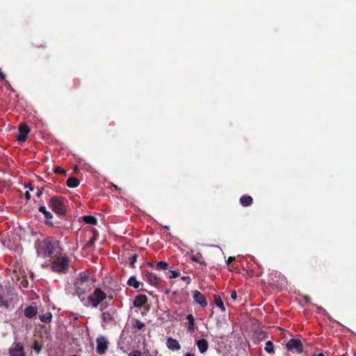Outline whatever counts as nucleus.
<instances>
[{
	"mask_svg": "<svg viewBox=\"0 0 356 356\" xmlns=\"http://www.w3.org/2000/svg\"><path fill=\"white\" fill-rule=\"evenodd\" d=\"M76 293L80 297L86 293L90 292L92 289V282L90 281L88 275L82 272L74 283Z\"/></svg>",
	"mask_w": 356,
	"mask_h": 356,
	"instance_id": "f257e3e1",
	"label": "nucleus"
},
{
	"mask_svg": "<svg viewBox=\"0 0 356 356\" xmlns=\"http://www.w3.org/2000/svg\"><path fill=\"white\" fill-rule=\"evenodd\" d=\"M65 200L63 197L54 195L49 200L48 206L55 213L64 216L67 211Z\"/></svg>",
	"mask_w": 356,
	"mask_h": 356,
	"instance_id": "f03ea898",
	"label": "nucleus"
},
{
	"mask_svg": "<svg viewBox=\"0 0 356 356\" xmlns=\"http://www.w3.org/2000/svg\"><path fill=\"white\" fill-rule=\"evenodd\" d=\"M70 259L67 256L58 257L51 264V269L54 272L65 273L68 269Z\"/></svg>",
	"mask_w": 356,
	"mask_h": 356,
	"instance_id": "7ed1b4c3",
	"label": "nucleus"
},
{
	"mask_svg": "<svg viewBox=\"0 0 356 356\" xmlns=\"http://www.w3.org/2000/svg\"><path fill=\"white\" fill-rule=\"evenodd\" d=\"M106 297V293L97 288L88 297V302L92 307L97 308Z\"/></svg>",
	"mask_w": 356,
	"mask_h": 356,
	"instance_id": "20e7f679",
	"label": "nucleus"
},
{
	"mask_svg": "<svg viewBox=\"0 0 356 356\" xmlns=\"http://www.w3.org/2000/svg\"><path fill=\"white\" fill-rule=\"evenodd\" d=\"M39 246L40 249L38 250V254L43 257H50L54 252V244L51 241L44 240L40 243Z\"/></svg>",
	"mask_w": 356,
	"mask_h": 356,
	"instance_id": "39448f33",
	"label": "nucleus"
},
{
	"mask_svg": "<svg viewBox=\"0 0 356 356\" xmlns=\"http://www.w3.org/2000/svg\"><path fill=\"white\" fill-rule=\"evenodd\" d=\"M288 351L293 353H302L303 352V344L298 339H291L286 344Z\"/></svg>",
	"mask_w": 356,
	"mask_h": 356,
	"instance_id": "423d86ee",
	"label": "nucleus"
},
{
	"mask_svg": "<svg viewBox=\"0 0 356 356\" xmlns=\"http://www.w3.org/2000/svg\"><path fill=\"white\" fill-rule=\"evenodd\" d=\"M96 353L100 355H104L108 348V341L103 336L98 337L96 339Z\"/></svg>",
	"mask_w": 356,
	"mask_h": 356,
	"instance_id": "0eeeda50",
	"label": "nucleus"
},
{
	"mask_svg": "<svg viewBox=\"0 0 356 356\" xmlns=\"http://www.w3.org/2000/svg\"><path fill=\"white\" fill-rule=\"evenodd\" d=\"M10 356H25L24 347L22 343L15 342L9 348Z\"/></svg>",
	"mask_w": 356,
	"mask_h": 356,
	"instance_id": "6e6552de",
	"label": "nucleus"
},
{
	"mask_svg": "<svg viewBox=\"0 0 356 356\" xmlns=\"http://www.w3.org/2000/svg\"><path fill=\"white\" fill-rule=\"evenodd\" d=\"M30 131V128L28 125L21 124L19 126V133L17 134V140L20 143L24 142L26 140L27 135Z\"/></svg>",
	"mask_w": 356,
	"mask_h": 356,
	"instance_id": "1a4fd4ad",
	"label": "nucleus"
},
{
	"mask_svg": "<svg viewBox=\"0 0 356 356\" xmlns=\"http://www.w3.org/2000/svg\"><path fill=\"white\" fill-rule=\"evenodd\" d=\"M146 280L152 285L159 286L161 284V280L154 273L149 271L144 272Z\"/></svg>",
	"mask_w": 356,
	"mask_h": 356,
	"instance_id": "9d476101",
	"label": "nucleus"
},
{
	"mask_svg": "<svg viewBox=\"0 0 356 356\" xmlns=\"http://www.w3.org/2000/svg\"><path fill=\"white\" fill-rule=\"evenodd\" d=\"M194 301L200 305L202 308L207 306V300L205 296L199 291H195L193 294Z\"/></svg>",
	"mask_w": 356,
	"mask_h": 356,
	"instance_id": "9b49d317",
	"label": "nucleus"
},
{
	"mask_svg": "<svg viewBox=\"0 0 356 356\" xmlns=\"http://www.w3.org/2000/svg\"><path fill=\"white\" fill-rule=\"evenodd\" d=\"M167 347L172 350H179L181 349V345L179 341L172 337H168L166 340Z\"/></svg>",
	"mask_w": 356,
	"mask_h": 356,
	"instance_id": "f8f14e48",
	"label": "nucleus"
},
{
	"mask_svg": "<svg viewBox=\"0 0 356 356\" xmlns=\"http://www.w3.org/2000/svg\"><path fill=\"white\" fill-rule=\"evenodd\" d=\"M147 302V297L146 295H138L134 300V306L135 307H141Z\"/></svg>",
	"mask_w": 356,
	"mask_h": 356,
	"instance_id": "ddd939ff",
	"label": "nucleus"
},
{
	"mask_svg": "<svg viewBox=\"0 0 356 356\" xmlns=\"http://www.w3.org/2000/svg\"><path fill=\"white\" fill-rule=\"evenodd\" d=\"M196 345L198 348L199 351L201 353H204L207 351L209 345L206 339H202L196 341Z\"/></svg>",
	"mask_w": 356,
	"mask_h": 356,
	"instance_id": "4468645a",
	"label": "nucleus"
},
{
	"mask_svg": "<svg viewBox=\"0 0 356 356\" xmlns=\"http://www.w3.org/2000/svg\"><path fill=\"white\" fill-rule=\"evenodd\" d=\"M24 316L28 318H31L38 314V309L36 307L29 306L24 309Z\"/></svg>",
	"mask_w": 356,
	"mask_h": 356,
	"instance_id": "2eb2a0df",
	"label": "nucleus"
},
{
	"mask_svg": "<svg viewBox=\"0 0 356 356\" xmlns=\"http://www.w3.org/2000/svg\"><path fill=\"white\" fill-rule=\"evenodd\" d=\"M114 311H107L102 314V318L104 323H110L114 320Z\"/></svg>",
	"mask_w": 356,
	"mask_h": 356,
	"instance_id": "dca6fc26",
	"label": "nucleus"
},
{
	"mask_svg": "<svg viewBox=\"0 0 356 356\" xmlns=\"http://www.w3.org/2000/svg\"><path fill=\"white\" fill-rule=\"evenodd\" d=\"M240 202L243 207H249L253 202V199L250 195H243L240 198Z\"/></svg>",
	"mask_w": 356,
	"mask_h": 356,
	"instance_id": "f3484780",
	"label": "nucleus"
},
{
	"mask_svg": "<svg viewBox=\"0 0 356 356\" xmlns=\"http://www.w3.org/2000/svg\"><path fill=\"white\" fill-rule=\"evenodd\" d=\"M186 319L188 321V330L189 332H194L195 330V318H194V316H193V314H188L186 316Z\"/></svg>",
	"mask_w": 356,
	"mask_h": 356,
	"instance_id": "a211bd4d",
	"label": "nucleus"
},
{
	"mask_svg": "<svg viewBox=\"0 0 356 356\" xmlns=\"http://www.w3.org/2000/svg\"><path fill=\"white\" fill-rule=\"evenodd\" d=\"M80 184L79 180L74 177H70L67 179L66 184L70 188H75L77 187Z\"/></svg>",
	"mask_w": 356,
	"mask_h": 356,
	"instance_id": "6ab92c4d",
	"label": "nucleus"
},
{
	"mask_svg": "<svg viewBox=\"0 0 356 356\" xmlns=\"http://www.w3.org/2000/svg\"><path fill=\"white\" fill-rule=\"evenodd\" d=\"M214 303L220 309L221 312L225 311L223 301L219 295L214 296Z\"/></svg>",
	"mask_w": 356,
	"mask_h": 356,
	"instance_id": "aec40b11",
	"label": "nucleus"
},
{
	"mask_svg": "<svg viewBox=\"0 0 356 356\" xmlns=\"http://www.w3.org/2000/svg\"><path fill=\"white\" fill-rule=\"evenodd\" d=\"M127 284L129 286H133L135 289H139L140 285H143L142 283L137 281L136 277L131 276L127 281Z\"/></svg>",
	"mask_w": 356,
	"mask_h": 356,
	"instance_id": "412c9836",
	"label": "nucleus"
},
{
	"mask_svg": "<svg viewBox=\"0 0 356 356\" xmlns=\"http://www.w3.org/2000/svg\"><path fill=\"white\" fill-rule=\"evenodd\" d=\"M83 220L85 223L92 225H96L97 224V220L92 216H84L82 217Z\"/></svg>",
	"mask_w": 356,
	"mask_h": 356,
	"instance_id": "4be33fe9",
	"label": "nucleus"
},
{
	"mask_svg": "<svg viewBox=\"0 0 356 356\" xmlns=\"http://www.w3.org/2000/svg\"><path fill=\"white\" fill-rule=\"evenodd\" d=\"M98 236H99L98 232L95 229H92V236L89 240V241L86 243V246L87 248L93 246L95 241L97 240Z\"/></svg>",
	"mask_w": 356,
	"mask_h": 356,
	"instance_id": "5701e85b",
	"label": "nucleus"
},
{
	"mask_svg": "<svg viewBox=\"0 0 356 356\" xmlns=\"http://www.w3.org/2000/svg\"><path fill=\"white\" fill-rule=\"evenodd\" d=\"M39 318L42 322L48 323L51 321L52 314L51 312H46L45 314L40 315Z\"/></svg>",
	"mask_w": 356,
	"mask_h": 356,
	"instance_id": "b1692460",
	"label": "nucleus"
},
{
	"mask_svg": "<svg viewBox=\"0 0 356 356\" xmlns=\"http://www.w3.org/2000/svg\"><path fill=\"white\" fill-rule=\"evenodd\" d=\"M38 210L40 212L42 213L44 216V218L47 220H50V219H52L54 216L53 214L47 210L46 207L44 206H40L39 208H38Z\"/></svg>",
	"mask_w": 356,
	"mask_h": 356,
	"instance_id": "393cba45",
	"label": "nucleus"
},
{
	"mask_svg": "<svg viewBox=\"0 0 356 356\" xmlns=\"http://www.w3.org/2000/svg\"><path fill=\"white\" fill-rule=\"evenodd\" d=\"M264 350L269 354L275 353L274 345L271 341L266 342Z\"/></svg>",
	"mask_w": 356,
	"mask_h": 356,
	"instance_id": "a878e982",
	"label": "nucleus"
},
{
	"mask_svg": "<svg viewBox=\"0 0 356 356\" xmlns=\"http://www.w3.org/2000/svg\"><path fill=\"white\" fill-rule=\"evenodd\" d=\"M157 270H167L169 267V264L165 261H160L156 264Z\"/></svg>",
	"mask_w": 356,
	"mask_h": 356,
	"instance_id": "bb28decb",
	"label": "nucleus"
},
{
	"mask_svg": "<svg viewBox=\"0 0 356 356\" xmlns=\"http://www.w3.org/2000/svg\"><path fill=\"white\" fill-rule=\"evenodd\" d=\"M133 327L138 330H142L145 327V323L139 320L134 319Z\"/></svg>",
	"mask_w": 356,
	"mask_h": 356,
	"instance_id": "cd10ccee",
	"label": "nucleus"
},
{
	"mask_svg": "<svg viewBox=\"0 0 356 356\" xmlns=\"http://www.w3.org/2000/svg\"><path fill=\"white\" fill-rule=\"evenodd\" d=\"M0 306L8 308L9 306L8 302L4 298L2 293L0 292Z\"/></svg>",
	"mask_w": 356,
	"mask_h": 356,
	"instance_id": "c85d7f7f",
	"label": "nucleus"
},
{
	"mask_svg": "<svg viewBox=\"0 0 356 356\" xmlns=\"http://www.w3.org/2000/svg\"><path fill=\"white\" fill-rule=\"evenodd\" d=\"M32 348L36 353H39L41 350L42 346V344H40L38 341H35L33 343Z\"/></svg>",
	"mask_w": 356,
	"mask_h": 356,
	"instance_id": "c756f323",
	"label": "nucleus"
},
{
	"mask_svg": "<svg viewBox=\"0 0 356 356\" xmlns=\"http://www.w3.org/2000/svg\"><path fill=\"white\" fill-rule=\"evenodd\" d=\"M169 273H170V275H169L170 279L177 278L180 275V273L178 270H169Z\"/></svg>",
	"mask_w": 356,
	"mask_h": 356,
	"instance_id": "7c9ffc66",
	"label": "nucleus"
},
{
	"mask_svg": "<svg viewBox=\"0 0 356 356\" xmlns=\"http://www.w3.org/2000/svg\"><path fill=\"white\" fill-rule=\"evenodd\" d=\"M137 258H138V254H133L130 258H129V264H130V266L132 267V268H134V264L137 261Z\"/></svg>",
	"mask_w": 356,
	"mask_h": 356,
	"instance_id": "2f4dec72",
	"label": "nucleus"
},
{
	"mask_svg": "<svg viewBox=\"0 0 356 356\" xmlns=\"http://www.w3.org/2000/svg\"><path fill=\"white\" fill-rule=\"evenodd\" d=\"M54 171H55L56 173L60 174V175H65L66 173L65 170H64L63 168H62L60 166H56L55 168Z\"/></svg>",
	"mask_w": 356,
	"mask_h": 356,
	"instance_id": "473e14b6",
	"label": "nucleus"
},
{
	"mask_svg": "<svg viewBox=\"0 0 356 356\" xmlns=\"http://www.w3.org/2000/svg\"><path fill=\"white\" fill-rule=\"evenodd\" d=\"M129 356H142V353L139 350H134L129 354Z\"/></svg>",
	"mask_w": 356,
	"mask_h": 356,
	"instance_id": "72a5a7b5",
	"label": "nucleus"
},
{
	"mask_svg": "<svg viewBox=\"0 0 356 356\" xmlns=\"http://www.w3.org/2000/svg\"><path fill=\"white\" fill-rule=\"evenodd\" d=\"M43 191H44V188L41 187L40 188H39L36 193V196L38 197H40L42 195Z\"/></svg>",
	"mask_w": 356,
	"mask_h": 356,
	"instance_id": "f704fd0d",
	"label": "nucleus"
},
{
	"mask_svg": "<svg viewBox=\"0 0 356 356\" xmlns=\"http://www.w3.org/2000/svg\"><path fill=\"white\" fill-rule=\"evenodd\" d=\"M231 298L235 300L237 298V293L236 291H232L231 293Z\"/></svg>",
	"mask_w": 356,
	"mask_h": 356,
	"instance_id": "c9c22d12",
	"label": "nucleus"
},
{
	"mask_svg": "<svg viewBox=\"0 0 356 356\" xmlns=\"http://www.w3.org/2000/svg\"><path fill=\"white\" fill-rule=\"evenodd\" d=\"M181 280H183L184 282H187L188 283H190L191 277L189 276H182Z\"/></svg>",
	"mask_w": 356,
	"mask_h": 356,
	"instance_id": "e433bc0d",
	"label": "nucleus"
},
{
	"mask_svg": "<svg viewBox=\"0 0 356 356\" xmlns=\"http://www.w3.org/2000/svg\"><path fill=\"white\" fill-rule=\"evenodd\" d=\"M234 260H235V257H229L228 258V259L227 260V264L229 266Z\"/></svg>",
	"mask_w": 356,
	"mask_h": 356,
	"instance_id": "4c0bfd02",
	"label": "nucleus"
},
{
	"mask_svg": "<svg viewBox=\"0 0 356 356\" xmlns=\"http://www.w3.org/2000/svg\"><path fill=\"white\" fill-rule=\"evenodd\" d=\"M35 47H37V48H42V49H44L47 47V45L45 44H33Z\"/></svg>",
	"mask_w": 356,
	"mask_h": 356,
	"instance_id": "58836bf2",
	"label": "nucleus"
},
{
	"mask_svg": "<svg viewBox=\"0 0 356 356\" xmlns=\"http://www.w3.org/2000/svg\"><path fill=\"white\" fill-rule=\"evenodd\" d=\"M25 188H28L31 191L34 190V187L32 184L29 183L27 185H25Z\"/></svg>",
	"mask_w": 356,
	"mask_h": 356,
	"instance_id": "ea45409f",
	"label": "nucleus"
},
{
	"mask_svg": "<svg viewBox=\"0 0 356 356\" xmlns=\"http://www.w3.org/2000/svg\"><path fill=\"white\" fill-rule=\"evenodd\" d=\"M24 197H25V199L29 200L31 199V194L29 191H26L25 193H24Z\"/></svg>",
	"mask_w": 356,
	"mask_h": 356,
	"instance_id": "a19ab883",
	"label": "nucleus"
},
{
	"mask_svg": "<svg viewBox=\"0 0 356 356\" xmlns=\"http://www.w3.org/2000/svg\"><path fill=\"white\" fill-rule=\"evenodd\" d=\"M191 259L197 263H201L196 256H192Z\"/></svg>",
	"mask_w": 356,
	"mask_h": 356,
	"instance_id": "79ce46f5",
	"label": "nucleus"
},
{
	"mask_svg": "<svg viewBox=\"0 0 356 356\" xmlns=\"http://www.w3.org/2000/svg\"><path fill=\"white\" fill-rule=\"evenodd\" d=\"M146 265H147V266H149V267H152V268L154 267V264H153L152 262H151V261H147V262L146 263Z\"/></svg>",
	"mask_w": 356,
	"mask_h": 356,
	"instance_id": "37998d69",
	"label": "nucleus"
},
{
	"mask_svg": "<svg viewBox=\"0 0 356 356\" xmlns=\"http://www.w3.org/2000/svg\"><path fill=\"white\" fill-rule=\"evenodd\" d=\"M46 225H49V226H53L54 225V223L52 222H50V221H46L45 222Z\"/></svg>",
	"mask_w": 356,
	"mask_h": 356,
	"instance_id": "c03bdc74",
	"label": "nucleus"
},
{
	"mask_svg": "<svg viewBox=\"0 0 356 356\" xmlns=\"http://www.w3.org/2000/svg\"><path fill=\"white\" fill-rule=\"evenodd\" d=\"M184 356H195L193 354L188 353Z\"/></svg>",
	"mask_w": 356,
	"mask_h": 356,
	"instance_id": "a18cd8bd",
	"label": "nucleus"
}]
</instances>
